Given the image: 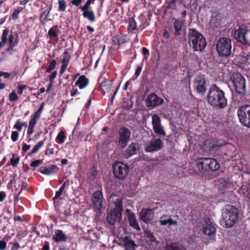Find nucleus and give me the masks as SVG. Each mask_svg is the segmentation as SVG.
I'll return each mask as SVG.
<instances>
[{
	"label": "nucleus",
	"instance_id": "1",
	"mask_svg": "<svg viewBox=\"0 0 250 250\" xmlns=\"http://www.w3.org/2000/svg\"><path fill=\"white\" fill-rule=\"evenodd\" d=\"M207 101L212 107L216 109H223L227 105V100L225 97V92L213 84L210 87Z\"/></svg>",
	"mask_w": 250,
	"mask_h": 250
},
{
	"label": "nucleus",
	"instance_id": "2",
	"mask_svg": "<svg viewBox=\"0 0 250 250\" xmlns=\"http://www.w3.org/2000/svg\"><path fill=\"white\" fill-rule=\"evenodd\" d=\"M222 224L227 228L232 227L238 220V209L231 205H226L222 209Z\"/></svg>",
	"mask_w": 250,
	"mask_h": 250
},
{
	"label": "nucleus",
	"instance_id": "3",
	"mask_svg": "<svg viewBox=\"0 0 250 250\" xmlns=\"http://www.w3.org/2000/svg\"><path fill=\"white\" fill-rule=\"evenodd\" d=\"M188 42L195 51H202L207 46V42L204 36L194 29L189 30Z\"/></svg>",
	"mask_w": 250,
	"mask_h": 250
},
{
	"label": "nucleus",
	"instance_id": "4",
	"mask_svg": "<svg viewBox=\"0 0 250 250\" xmlns=\"http://www.w3.org/2000/svg\"><path fill=\"white\" fill-rule=\"evenodd\" d=\"M231 40L227 38H221L216 44V50L220 56H228L231 54Z\"/></svg>",
	"mask_w": 250,
	"mask_h": 250
},
{
	"label": "nucleus",
	"instance_id": "5",
	"mask_svg": "<svg viewBox=\"0 0 250 250\" xmlns=\"http://www.w3.org/2000/svg\"><path fill=\"white\" fill-rule=\"evenodd\" d=\"M198 167L203 170L216 171L220 168L219 163L212 158H202L198 163Z\"/></svg>",
	"mask_w": 250,
	"mask_h": 250
},
{
	"label": "nucleus",
	"instance_id": "6",
	"mask_svg": "<svg viewBox=\"0 0 250 250\" xmlns=\"http://www.w3.org/2000/svg\"><path fill=\"white\" fill-rule=\"evenodd\" d=\"M230 81L233 84L235 91L239 94H243L246 88L245 79L238 73H234L230 77Z\"/></svg>",
	"mask_w": 250,
	"mask_h": 250
},
{
	"label": "nucleus",
	"instance_id": "7",
	"mask_svg": "<svg viewBox=\"0 0 250 250\" xmlns=\"http://www.w3.org/2000/svg\"><path fill=\"white\" fill-rule=\"evenodd\" d=\"M247 26L244 24L239 26L234 32L235 39L243 44L250 45V38L247 34Z\"/></svg>",
	"mask_w": 250,
	"mask_h": 250
},
{
	"label": "nucleus",
	"instance_id": "8",
	"mask_svg": "<svg viewBox=\"0 0 250 250\" xmlns=\"http://www.w3.org/2000/svg\"><path fill=\"white\" fill-rule=\"evenodd\" d=\"M237 115L240 123L243 125L250 127V105L247 104L239 107Z\"/></svg>",
	"mask_w": 250,
	"mask_h": 250
},
{
	"label": "nucleus",
	"instance_id": "9",
	"mask_svg": "<svg viewBox=\"0 0 250 250\" xmlns=\"http://www.w3.org/2000/svg\"><path fill=\"white\" fill-rule=\"evenodd\" d=\"M115 176L120 179H123L127 175L129 170L128 167L124 163L118 162L113 166Z\"/></svg>",
	"mask_w": 250,
	"mask_h": 250
},
{
	"label": "nucleus",
	"instance_id": "10",
	"mask_svg": "<svg viewBox=\"0 0 250 250\" xmlns=\"http://www.w3.org/2000/svg\"><path fill=\"white\" fill-rule=\"evenodd\" d=\"M163 146V142L160 139H153L146 145L145 151L147 152L157 151Z\"/></svg>",
	"mask_w": 250,
	"mask_h": 250
},
{
	"label": "nucleus",
	"instance_id": "11",
	"mask_svg": "<svg viewBox=\"0 0 250 250\" xmlns=\"http://www.w3.org/2000/svg\"><path fill=\"white\" fill-rule=\"evenodd\" d=\"M163 99L157 96L155 93H151L147 96L146 99V105L147 107L153 108L163 104Z\"/></svg>",
	"mask_w": 250,
	"mask_h": 250
},
{
	"label": "nucleus",
	"instance_id": "12",
	"mask_svg": "<svg viewBox=\"0 0 250 250\" xmlns=\"http://www.w3.org/2000/svg\"><path fill=\"white\" fill-rule=\"evenodd\" d=\"M152 124L155 133L163 136H166V132L161 125V119L158 115L155 114L152 116Z\"/></svg>",
	"mask_w": 250,
	"mask_h": 250
},
{
	"label": "nucleus",
	"instance_id": "13",
	"mask_svg": "<svg viewBox=\"0 0 250 250\" xmlns=\"http://www.w3.org/2000/svg\"><path fill=\"white\" fill-rule=\"evenodd\" d=\"M130 136V132L127 128L125 127L121 128L120 132L119 144L122 147L126 146L127 143L129 140Z\"/></svg>",
	"mask_w": 250,
	"mask_h": 250
},
{
	"label": "nucleus",
	"instance_id": "14",
	"mask_svg": "<svg viewBox=\"0 0 250 250\" xmlns=\"http://www.w3.org/2000/svg\"><path fill=\"white\" fill-rule=\"evenodd\" d=\"M206 81L204 78L199 77L196 78L194 83V87L197 92L201 95H203L206 91L205 86Z\"/></svg>",
	"mask_w": 250,
	"mask_h": 250
},
{
	"label": "nucleus",
	"instance_id": "15",
	"mask_svg": "<svg viewBox=\"0 0 250 250\" xmlns=\"http://www.w3.org/2000/svg\"><path fill=\"white\" fill-rule=\"evenodd\" d=\"M203 231L206 235L209 236L215 235L216 228L208 218L205 219V224L203 226Z\"/></svg>",
	"mask_w": 250,
	"mask_h": 250
},
{
	"label": "nucleus",
	"instance_id": "16",
	"mask_svg": "<svg viewBox=\"0 0 250 250\" xmlns=\"http://www.w3.org/2000/svg\"><path fill=\"white\" fill-rule=\"evenodd\" d=\"M126 213L130 226L138 231L140 230V227L136 219L134 213L128 209L126 210Z\"/></svg>",
	"mask_w": 250,
	"mask_h": 250
},
{
	"label": "nucleus",
	"instance_id": "17",
	"mask_svg": "<svg viewBox=\"0 0 250 250\" xmlns=\"http://www.w3.org/2000/svg\"><path fill=\"white\" fill-rule=\"evenodd\" d=\"M122 216V213L119 211L112 210L107 216V221L111 225H114L117 221H119Z\"/></svg>",
	"mask_w": 250,
	"mask_h": 250
},
{
	"label": "nucleus",
	"instance_id": "18",
	"mask_svg": "<svg viewBox=\"0 0 250 250\" xmlns=\"http://www.w3.org/2000/svg\"><path fill=\"white\" fill-rule=\"evenodd\" d=\"M92 201L97 209H100L102 207L103 195L100 190L94 192L92 195Z\"/></svg>",
	"mask_w": 250,
	"mask_h": 250
},
{
	"label": "nucleus",
	"instance_id": "19",
	"mask_svg": "<svg viewBox=\"0 0 250 250\" xmlns=\"http://www.w3.org/2000/svg\"><path fill=\"white\" fill-rule=\"evenodd\" d=\"M153 213L150 209H143L140 214V219L147 223L152 219Z\"/></svg>",
	"mask_w": 250,
	"mask_h": 250
},
{
	"label": "nucleus",
	"instance_id": "20",
	"mask_svg": "<svg viewBox=\"0 0 250 250\" xmlns=\"http://www.w3.org/2000/svg\"><path fill=\"white\" fill-rule=\"evenodd\" d=\"M59 167L56 165H50L48 167H42L39 171L44 175H52L57 173L59 171Z\"/></svg>",
	"mask_w": 250,
	"mask_h": 250
},
{
	"label": "nucleus",
	"instance_id": "21",
	"mask_svg": "<svg viewBox=\"0 0 250 250\" xmlns=\"http://www.w3.org/2000/svg\"><path fill=\"white\" fill-rule=\"evenodd\" d=\"M42 106L41 107L31 116V119L29 123V126L34 127L37 121L40 119L42 111Z\"/></svg>",
	"mask_w": 250,
	"mask_h": 250
},
{
	"label": "nucleus",
	"instance_id": "22",
	"mask_svg": "<svg viewBox=\"0 0 250 250\" xmlns=\"http://www.w3.org/2000/svg\"><path fill=\"white\" fill-rule=\"evenodd\" d=\"M89 80L84 75L80 76L75 83L80 89L84 88L88 84Z\"/></svg>",
	"mask_w": 250,
	"mask_h": 250
},
{
	"label": "nucleus",
	"instance_id": "23",
	"mask_svg": "<svg viewBox=\"0 0 250 250\" xmlns=\"http://www.w3.org/2000/svg\"><path fill=\"white\" fill-rule=\"evenodd\" d=\"M123 242L127 250H134V248L136 246L134 242L128 237H125Z\"/></svg>",
	"mask_w": 250,
	"mask_h": 250
},
{
	"label": "nucleus",
	"instance_id": "24",
	"mask_svg": "<svg viewBox=\"0 0 250 250\" xmlns=\"http://www.w3.org/2000/svg\"><path fill=\"white\" fill-rule=\"evenodd\" d=\"M139 149L138 144L132 143L127 148L126 157L128 158L130 156L137 153V151Z\"/></svg>",
	"mask_w": 250,
	"mask_h": 250
},
{
	"label": "nucleus",
	"instance_id": "25",
	"mask_svg": "<svg viewBox=\"0 0 250 250\" xmlns=\"http://www.w3.org/2000/svg\"><path fill=\"white\" fill-rule=\"evenodd\" d=\"M53 238L56 242L65 241L67 239L66 236L60 230L55 231V234L53 236Z\"/></svg>",
	"mask_w": 250,
	"mask_h": 250
},
{
	"label": "nucleus",
	"instance_id": "26",
	"mask_svg": "<svg viewBox=\"0 0 250 250\" xmlns=\"http://www.w3.org/2000/svg\"><path fill=\"white\" fill-rule=\"evenodd\" d=\"M183 25V22L180 20H176L174 21V26L175 29V35H179L181 34V30Z\"/></svg>",
	"mask_w": 250,
	"mask_h": 250
},
{
	"label": "nucleus",
	"instance_id": "27",
	"mask_svg": "<svg viewBox=\"0 0 250 250\" xmlns=\"http://www.w3.org/2000/svg\"><path fill=\"white\" fill-rule=\"evenodd\" d=\"M16 36L11 34L8 38L9 47L7 50H12L13 48L17 44V40Z\"/></svg>",
	"mask_w": 250,
	"mask_h": 250
},
{
	"label": "nucleus",
	"instance_id": "28",
	"mask_svg": "<svg viewBox=\"0 0 250 250\" xmlns=\"http://www.w3.org/2000/svg\"><path fill=\"white\" fill-rule=\"evenodd\" d=\"M241 63L244 67H249L250 66V52L247 56L242 57Z\"/></svg>",
	"mask_w": 250,
	"mask_h": 250
},
{
	"label": "nucleus",
	"instance_id": "29",
	"mask_svg": "<svg viewBox=\"0 0 250 250\" xmlns=\"http://www.w3.org/2000/svg\"><path fill=\"white\" fill-rule=\"evenodd\" d=\"M52 5L49 6V8L46 10H45L41 15L40 17V20L41 22L44 24L45 23L46 19L49 16L50 12L51 10Z\"/></svg>",
	"mask_w": 250,
	"mask_h": 250
},
{
	"label": "nucleus",
	"instance_id": "30",
	"mask_svg": "<svg viewBox=\"0 0 250 250\" xmlns=\"http://www.w3.org/2000/svg\"><path fill=\"white\" fill-rule=\"evenodd\" d=\"M163 218H164V216L162 217L160 220V223L162 226H166L167 225L170 226L177 224V222L176 221H174L170 218H168L167 219H163Z\"/></svg>",
	"mask_w": 250,
	"mask_h": 250
},
{
	"label": "nucleus",
	"instance_id": "31",
	"mask_svg": "<svg viewBox=\"0 0 250 250\" xmlns=\"http://www.w3.org/2000/svg\"><path fill=\"white\" fill-rule=\"evenodd\" d=\"M83 16L84 18L88 19L92 22L95 21V17L93 12L90 11L88 10L83 11Z\"/></svg>",
	"mask_w": 250,
	"mask_h": 250
},
{
	"label": "nucleus",
	"instance_id": "32",
	"mask_svg": "<svg viewBox=\"0 0 250 250\" xmlns=\"http://www.w3.org/2000/svg\"><path fill=\"white\" fill-rule=\"evenodd\" d=\"M136 27L137 25L135 20L133 18H129L128 19V32L133 33L136 29Z\"/></svg>",
	"mask_w": 250,
	"mask_h": 250
},
{
	"label": "nucleus",
	"instance_id": "33",
	"mask_svg": "<svg viewBox=\"0 0 250 250\" xmlns=\"http://www.w3.org/2000/svg\"><path fill=\"white\" fill-rule=\"evenodd\" d=\"M166 250H186L184 246L182 245H177L176 244H173L171 245L167 246L166 247Z\"/></svg>",
	"mask_w": 250,
	"mask_h": 250
},
{
	"label": "nucleus",
	"instance_id": "34",
	"mask_svg": "<svg viewBox=\"0 0 250 250\" xmlns=\"http://www.w3.org/2000/svg\"><path fill=\"white\" fill-rule=\"evenodd\" d=\"M44 144L43 141L39 142L32 149V151L30 152L29 155H32L33 154L37 152L39 149L43 146Z\"/></svg>",
	"mask_w": 250,
	"mask_h": 250
},
{
	"label": "nucleus",
	"instance_id": "35",
	"mask_svg": "<svg viewBox=\"0 0 250 250\" xmlns=\"http://www.w3.org/2000/svg\"><path fill=\"white\" fill-rule=\"evenodd\" d=\"M145 233L148 241H149L150 242L155 243L156 242L155 238L150 231H145Z\"/></svg>",
	"mask_w": 250,
	"mask_h": 250
},
{
	"label": "nucleus",
	"instance_id": "36",
	"mask_svg": "<svg viewBox=\"0 0 250 250\" xmlns=\"http://www.w3.org/2000/svg\"><path fill=\"white\" fill-rule=\"evenodd\" d=\"M63 59L62 61V64L68 65L70 56L67 51H65L62 55Z\"/></svg>",
	"mask_w": 250,
	"mask_h": 250
},
{
	"label": "nucleus",
	"instance_id": "37",
	"mask_svg": "<svg viewBox=\"0 0 250 250\" xmlns=\"http://www.w3.org/2000/svg\"><path fill=\"white\" fill-rule=\"evenodd\" d=\"M66 8V3L64 0H59V8L58 10L59 11H64Z\"/></svg>",
	"mask_w": 250,
	"mask_h": 250
},
{
	"label": "nucleus",
	"instance_id": "38",
	"mask_svg": "<svg viewBox=\"0 0 250 250\" xmlns=\"http://www.w3.org/2000/svg\"><path fill=\"white\" fill-rule=\"evenodd\" d=\"M20 158L19 157L15 158L14 154H12V157L10 159L11 165L13 167H17L19 163Z\"/></svg>",
	"mask_w": 250,
	"mask_h": 250
},
{
	"label": "nucleus",
	"instance_id": "39",
	"mask_svg": "<svg viewBox=\"0 0 250 250\" xmlns=\"http://www.w3.org/2000/svg\"><path fill=\"white\" fill-rule=\"evenodd\" d=\"M65 138L66 137L64 135V133L62 131L59 132L57 137V139L60 143H63L64 142Z\"/></svg>",
	"mask_w": 250,
	"mask_h": 250
},
{
	"label": "nucleus",
	"instance_id": "40",
	"mask_svg": "<svg viewBox=\"0 0 250 250\" xmlns=\"http://www.w3.org/2000/svg\"><path fill=\"white\" fill-rule=\"evenodd\" d=\"M113 210H116V211L118 210L120 213H122V210H123L122 204L121 201L120 200L117 199L116 200V207H115V208Z\"/></svg>",
	"mask_w": 250,
	"mask_h": 250
},
{
	"label": "nucleus",
	"instance_id": "41",
	"mask_svg": "<svg viewBox=\"0 0 250 250\" xmlns=\"http://www.w3.org/2000/svg\"><path fill=\"white\" fill-rule=\"evenodd\" d=\"M56 65V61L55 60H52L50 62L49 65L48 66L46 72L49 73L54 69Z\"/></svg>",
	"mask_w": 250,
	"mask_h": 250
},
{
	"label": "nucleus",
	"instance_id": "42",
	"mask_svg": "<svg viewBox=\"0 0 250 250\" xmlns=\"http://www.w3.org/2000/svg\"><path fill=\"white\" fill-rule=\"evenodd\" d=\"M18 99V96L15 91H13L9 95V100L11 102H15Z\"/></svg>",
	"mask_w": 250,
	"mask_h": 250
},
{
	"label": "nucleus",
	"instance_id": "43",
	"mask_svg": "<svg viewBox=\"0 0 250 250\" xmlns=\"http://www.w3.org/2000/svg\"><path fill=\"white\" fill-rule=\"evenodd\" d=\"M48 34L50 37L56 38L58 36L57 34L53 28H51L49 30Z\"/></svg>",
	"mask_w": 250,
	"mask_h": 250
},
{
	"label": "nucleus",
	"instance_id": "44",
	"mask_svg": "<svg viewBox=\"0 0 250 250\" xmlns=\"http://www.w3.org/2000/svg\"><path fill=\"white\" fill-rule=\"evenodd\" d=\"M19 134L17 131H13L11 134V139L13 142H16L18 140Z\"/></svg>",
	"mask_w": 250,
	"mask_h": 250
},
{
	"label": "nucleus",
	"instance_id": "45",
	"mask_svg": "<svg viewBox=\"0 0 250 250\" xmlns=\"http://www.w3.org/2000/svg\"><path fill=\"white\" fill-rule=\"evenodd\" d=\"M91 0H87L85 4L81 7V10L83 11L88 10V9L91 4Z\"/></svg>",
	"mask_w": 250,
	"mask_h": 250
},
{
	"label": "nucleus",
	"instance_id": "46",
	"mask_svg": "<svg viewBox=\"0 0 250 250\" xmlns=\"http://www.w3.org/2000/svg\"><path fill=\"white\" fill-rule=\"evenodd\" d=\"M22 10V8H19L16 10L12 14V17L14 19H17L18 17L19 14Z\"/></svg>",
	"mask_w": 250,
	"mask_h": 250
},
{
	"label": "nucleus",
	"instance_id": "47",
	"mask_svg": "<svg viewBox=\"0 0 250 250\" xmlns=\"http://www.w3.org/2000/svg\"><path fill=\"white\" fill-rule=\"evenodd\" d=\"M41 164V160H36L31 162L30 166L32 167H37Z\"/></svg>",
	"mask_w": 250,
	"mask_h": 250
},
{
	"label": "nucleus",
	"instance_id": "48",
	"mask_svg": "<svg viewBox=\"0 0 250 250\" xmlns=\"http://www.w3.org/2000/svg\"><path fill=\"white\" fill-rule=\"evenodd\" d=\"M8 33V30L7 29H4L3 31L2 35V40H3V42H7V36Z\"/></svg>",
	"mask_w": 250,
	"mask_h": 250
},
{
	"label": "nucleus",
	"instance_id": "49",
	"mask_svg": "<svg viewBox=\"0 0 250 250\" xmlns=\"http://www.w3.org/2000/svg\"><path fill=\"white\" fill-rule=\"evenodd\" d=\"M25 85H20L18 86V92L19 94H21L23 92V90L26 88Z\"/></svg>",
	"mask_w": 250,
	"mask_h": 250
},
{
	"label": "nucleus",
	"instance_id": "50",
	"mask_svg": "<svg viewBox=\"0 0 250 250\" xmlns=\"http://www.w3.org/2000/svg\"><path fill=\"white\" fill-rule=\"evenodd\" d=\"M63 191L59 189V190L56 192V194L54 197H53V200L54 201L55 200L58 199L60 197V196L62 195Z\"/></svg>",
	"mask_w": 250,
	"mask_h": 250
},
{
	"label": "nucleus",
	"instance_id": "51",
	"mask_svg": "<svg viewBox=\"0 0 250 250\" xmlns=\"http://www.w3.org/2000/svg\"><path fill=\"white\" fill-rule=\"evenodd\" d=\"M27 233L26 231L23 232L21 233H19L17 235V237L19 239H21L22 238L25 237Z\"/></svg>",
	"mask_w": 250,
	"mask_h": 250
},
{
	"label": "nucleus",
	"instance_id": "52",
	"mask_svg": "<svg viewBox=\"0 0 250 250\" xmlns=\"http://www.w3.org/2000/svg\"><path fill=\"white\" fill-rule=\"evenodd\" d=\"M21 125L20 122L18 121L16 124L14 125V128L17 129L18 131H21L22 129Z\"/></svg>",
	"mask_w": 250,
	"mask_h": 250
},
{
	"label": "nucleus",
	"instance_id": "53",
	"mask_svg": "<svg viewBox=\"0 0 250 250\" xmlns=\"http://www.w3.org/2000/svg\"><path fill=\"white\" fill-rule=\"evenodd\" d=\"M6 247V243L5 241H0V250H4Z\"/></svg>",
	"mask_w": 250,
	"mask_h": 250
},
{
	"label": "nucleus",
	"instance_id": "54",
	"mask_svg": "<svg viewBox=\"0 0 250 250\" xmlns=\"http://www.w3.org/2000/svg\"><path fill=\"white\" fill-rule=\"evenodd\" d=\"M57 72L56 71H54L53 72L51 75L50 76V81L51 83H52L53 80L56 78V76H57Z\"/></svg>",
	"mask_w": 250,
	"mask_h": 250
},
{
	"label": "nucleus",
	"instance_id": "55",
	"mask_svg": "<svg viewBox=\"0 0 250 250\" xmlns=\"http://www.w3.org/2000/svg\"><path fill=\"white\" fill-rule=\"evenodd\" d=\"M67 66H68V65H67V64H62L61 68V70L60 72L61 74H63V73L66 70Z\"/></svg>",
	"mask_w": 250,
	"mask_h": 250
},
{
	"label": "nucleus",
	"instance_id": "56",
	"mask_svg": "<svg viewBox=\"0 0 250 250\" xmlns=\"http://www.w3.org/2000/svg\"><path fill=\"white\" fill-rule=\"evenodd\" d=\"M142 67L140 66H138L136 70V71H135V75H136L137 77L139 76L141 72V71H142Z\"/></svg>",
	"mask_w": 250,
	"mask_h": 250
},
{
	"label": "nucleus",
	"instance_id": "57",
	"mask_svg": "<svg viewBox=\"0 0 250 250\" xmlns=\"http://www.w3.org/2000/svg\"><path fill=\"white\" fill-rule=\"evenodd\" d=\"M6 197V193L3 191L0 192V202L3 201Z\"/></svg>",
	"mask_w": 250,
	"mask_h": 250
},
{
	"label": "nucleus",
	"instance_id": "58",
	"mask_svg": "<svg viewBox=\"0 0 250 250\" xmlns=\"http://www.w3.org/2000/svg\"><path fill=\"white\" fill-rule=\"evenodd\" d=\"M82 1V0H72L71 3L75 6H78Z\"/></svg>",
	"mask_w": 250,
	"mask_h": 250
},
{
	"label": "nucleus",
	"instance_id": "59",
	"mask_svg": "<svg viewBox=\"0 0 250 250\" xmlns=\"http://www.w3.org/2000/svg\"><path fill=\"white\" fill-rule=\"evenodd\" d=\"M34 127L28 126L27 129V134L29 135L32 134L34 132Z\"/></svg>",
	"mask_w": 250,
	"mask_h": 250
},
{
	"label": "nucleus",
	"instance_id": "60",
	"mask_svg": "<svg viewBox=\"0 0 250 250\" xmlns=\"http://www.w3.org/2000/svg\"><path fill=\"white\" fill-rule=\"evenodd\" d=\"M30 145L24 144L22 146V150L24 151H26L28 150H29L30 149Z\"/></svg>",
	"mask_w": 250,
	"mask_h": 250
},
{
	"label": "nucleus",
	"instance_id": "61",
	"mask_svg": "<svg viewBox=\"0 0 250 250\" xmlns=\"http://www.w3.org/2000/svg\"><path fill=\"white\" fill-rule=\"evenodd\" d=\"M78 93V91L77 89L73 88L71 91V96H75L76 94H77Z\"/></svg>",
	"mask_w": 250,
	"mask_h": 250
},
{
	"label": "nucleus",
	"instance_id": "62",
	"mask_svg": "<svg viewBox=\"0 0 250 250\" xmlns=\"http://www.w3.org/2000/svg\"><path fill=\"white\" fill-rule=\"evenodd\" d=\"M143 53L144 55L148 56L149 55V50L146 47L143 48Z\"/></svg>",
	"mask_w": 250,
	"mask_h": 250
},
{
	"label": "nucleus",
	"instance_id": "63",
	"mask_svg": "<svg viewBox=\"0 0 250 250\" xmlns=\"http://www.w3.org/2000/svg\"><path fill=\"white\" fill-rule=\"evenodd\" d=\"M50 146V145H48L47 146L46 149V152L47 153L48 151H49V153L50 155H53L54 153V150L53 149H50L49 148V146Z\"/></svg>",
	"mask_w": 250,
	"mask_h": 250
},
{
	"label": "nucleus",
	"instance_id": "64",
	"mask_svg": "<svg viewBox=\"0 0 250 250\" xmlns=\"http://www.w3.org/2000/svg\"><path fill=\"white\" fill-rule=\"evenodd\" d=\"M95 175V172L94 170H92V171L89 173V176L90 178H94Z\"/></svg>",
	"mask_w": 250,
	"mask_h": 250
}]
</instances>
